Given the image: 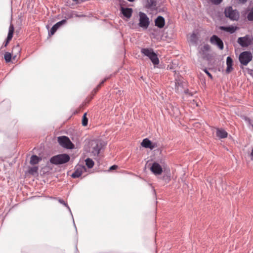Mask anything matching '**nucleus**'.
I'll list each match as a JSON object with an SVG mask.
<instances>
[{
  "label": "nucleus",
  "instance_id": "f257e3e1",
  "mask_svg": "<svg viewBox=\"0 0 253 253\" xmlns=\"http://www.w3.org/2000/svg\"><path fill=\"white\" fill-rule=\"evenodd\" d=\"M70 159V157L68 154H62L52 157L50 159V162L55 165H60L68 162Z\"/></svg>",
  "mask_w": 253,
  "mask_h": 253
},
{
  "label": "nucleus",
  "instance_id": "f03ea898",
  "mask_svg": "<svg viewBox=\"0 0 253 253\" xmlns=\"http://www.w3.org/2000/svg\"><path fill=\"white\" fill-rule=\"evenodd\" d=\"M141 52L144 55L148 57L153 64L155 65L159 63V60L157 55L154 52L152 48H142Z\"/></svg>",
  "mask_w": 253,
  "mask_h": 253
},
{
  "label": "nucleus",
  "instance_id": "7ed1b4c3",
  "mask_svg": "<svg viewBox=\"0 0 253 253\" xmlns=\"http://www.w3.org/2000/svg\"><path fill=\"white\" fill-rule=\"evenodd\" d=\"M253 55L250 51L242 52L239 57V60L242 65L246 66L252 60Z\"/></svg>",
  "mask_w": 253,
  "mask_h": 253
},
{
  "label": "nucleus",
  "instance_id": "20e7f679",
  "mask_svg": "<svg viewBox=\"0 0 253 253\" xmlns=\"http://www.w3.org/2000/svg\"><path fill=\"white\" fill-rule=\"evenodd\" d=\"M224 13L226 17L232 20H237L239 18V13L236 10H234L231 6L226 7Z\"/></svg>",
  "mask_w": 253,
  "mask_h": 253
},
{
  "label": "nucleus",
  "instance_id": "39448f33",
  "mask_svg": "<svg viewBox=\"0 0 253 253\" xmlns=\"http://www.w3.org/2000/svg\"><path fill=\"white\" fill-rule=\"evenodd\" d=\"M139 16L138 25L144 29H147L150 24L149 18L145 13L142 12L139 13Z\"/></svg>",
  "mask_w": 253,
  "mask_h": 253
},
{
  "label": "nucleus",
  "instance_id": "423d86ee",
  "mask_svg": "<svg viewBox=\"0 0 253 253\" xmlns=\"http://www.w3.org/2000/svg\"><path fill=\"white\" fill-rule=\"evenodd\" d=\"M58 142L61 146L67 149H73L74 144L71 142L69 138L65 136H60L57 138Z\"/></svg>",
  "mask_w": 253,
  "mask_h": 253
},
{
  "label": "nucleus",
  "instance_id": "0eeeda50",
  "mask_svg": "<svg viewBox=\"0 0 253 253\" xmlns=\"http://www.w3.org/2000/svg\"><path fill=\"white\" fill-rule=\"evenodd\" d=\"M86 171V169L84 166L78 165L75 169V171L72 174V177L75 178H78L82 174Z\"/></svg>",
  "mask_w": 253,
  "mask_h": 253
},
{
  "label": "nucleus",
  "instance_id": "6e6552de",
  "mask_svg": "<svg viewBox=\"0 0 253 253\" xmlns=\"http://www.w3.org/2000/svg\"><path fill=\"white\" fill-rule=\"evenodd\" d=\"M210 42L212 44L216 45L218 48L222 50L224 47L222 40L216 35H213L210 39Z\"/></svg>",
  "mask_w": 253,
  "mask_h": 253
},
{
  "label": "nucleus",
  "instance_id": "1a4fd4ad",
  "mask_svg": "<svg viewBox=\"0 0 253 253\" xmlns=\"http://www.w3.org/2000/svg\"><path fill=\"white\" fill-rule=\"evenodd\" d=\"M150 170L155 175H161L163 172L162 167L157 162H154L152 164Z\"/></svg>",
  "mask_w": 253,
  "mask_h": 253
},
{
  "label": "nucleus",
  "instance_id": "9d476101",
  "mask_svg": "<svg viewBox=\"0 0 253 253\" xmlns=\"http://www.w3.org/2000/svg\"><path fill=\"white\" fill-rule=\"evenodd\" d=\"M238 42L243 47H247L251 44L252 41L249 36H246L244 37L239 38Z\"/></svg>",
  "mask_w": 253,
  "mask_h": 253
},
{
  "label": "nucleus",
  "instance_id": "9b49d317",
  "mask_svg": "<svg viewBox=\"0 0 253 253\" xmlns=\"http://www.w3.org/2000/svg\"><path fill=\"white\" fill-rule=\"evenodd\" d=\"M141 145L142 147L145 148H149L151 150H152L157 147V145L156 143H153L148 138L144 139L141 142Z\"/></svg>",
  "mask_w": 253,
  "mask_h": 253
},
{
  "label": "nucleus",
  "instance_id": "f8f14e48",
  "mask_svg": "<svg viewBox=\"0 0 253 253\" xmlns=\"http://www.w3.org/2000/svg\"><path fill=\"white\" fill-rule=\"evenodd\" d=\"M92 153L94 155H98L102 148V143L99 142H95L94 144H92Z\"/></svg>",
  "mask_w": 253,
  "mask_h": 253
},
{
  "label": "nucleus",
  "instance_id": "ddd939ff",
  "mask_svg": "<svg viewBox=\"0 0 253 253\" xmlns=\"http://www.w3.org/2000/svg\"><path fill=\"white\" fill-rule=\"evenodd\" d=\"M66 20L64 19L61 20L60 22H57L56 23L51 29L49 33V36H51L52 35H54V34L55 33V32L57 31V30L63 24L66 23Z\"/></svg>",
  "mask_w": 253,
  "mask_h": 253
},
{
  "label": "nucleus",
  "instance_id": "4468645a",
  "mask_svg": "<svg viewBox=\"0 0 253 253\" xmlns=\"http://www.w3.org/2000/svg\"><path fill=\"white\" fill-rule=\"evenodd\" d=\"M155 24L156 26L160 28H162L165 24V20L163 17L158 16L155 20Z\"/></svg>",
  "mask_w": 253,
  "mask_h": 253
},
{
  "label": "nucleus",
  "instance_id": "2eb2a0df",
  "mask_svg": "<svg viewBox=\"0 0 253 253\" xmlns=\"http://www.w3.org/2000/svg\"><path fill=\"white\" fill-rule=\"evenodd\" d=\"M226 65H227V68L226 69V72L227 74L230 73L231 71H232L233 68L232 67L233 65V60L230 57L228 56L226 59Z\"/></svg>",
  "mask_w": 253,
  "mask_h": 253
},
{
  "label": "nucleus",
  "instance_id": "dca6fc26",
  "mask_svg": "<svg viewBox=\"0 0 253 253\" xmlns=\"http://www.w3.org/2000/svg\"><path fill=\"white\" fill-rule=\"evenodd\" d=\"M122 13L123 15L127 18H130L132 15V9L130 8H121Z\"/></svg>",
  "mask_w": 253,
  "mask_h": 253
},
{
  "label": "nucleus",
  "instance_id": "f3484780",
  "mask_svg": "<svg viewBox=\"0 0 253 253\" xmlns=\"http://www.w3.org/2000/svg\"><path fill=\"white\" fill-rule=\"evenodd\" d=\"M216 134L220 138H225L227 137V132L223 129L217 128L216 129Z\"/></svg>",
  "mask_w": 253,
  "mask_h": 253
},
{
  "label": "nucleus",
  "instance_id": "a211bd4d",
  "mask_svg": "<svg viewBox=\"0 0 253 253\" xmlns=\"http://www.w3.org/2000/svg\"><path fill=\"white\" fill-rule=\"evenodd\" d=\"M16 57V55H13V54H12V53H11L8 52H6L4 55V59H5L6 62H7V63L11 61L12 58L13 60H15Z\"/></svg>",
  "mask_w": 253,
  "mask_h": 253
},
{
  "label": "nucleus",
  "instance_id": "6ab92c4d",
  "mask_svg": "<svg viewBox=\"0 0 253 253\" xmlns=\"http://www.w3.org/2000/svg\"><path fill=\"white\" fill-rule=\"evenodd\" d=\"M42 159L36 155H33L31 157L30 164L31 165H36L39 163L41 161Z\"/></svg>",
  "mask_w": 253,
  "mask_h": 253
},
{
  "label": "nucleus",
  "instance_id": "aec40b11",
  "mask_svg": "<svg viewBox=\"0 0 253 253\" xmlns=\"http://www.w3.org/2000/svg\"><path fill=\"white\" fill-rule=\"evenodd\" d=\"M14 26H13V24L11 23L9 26V27L8 33V35H7V37L8 38V40L12 39V38L13 37V33H14Z\"/></svg>",
  "mask_w": 253,
  "mask_h": 253
},
{
  "label": "nucleus",
  "instance_id": "412c9836",
  "mask_svg": "<svg viewBox=\"0 0 253 253\" xmlns=\"http://www.w3.org/2000/svg\"><path fill=\"white\" fill-rule=\"evenodd\" d=\"M156 6V1L154 0H147L146 7L153 8Z\"/></svg>",
  "mask_w": 253,
  "mask_h": 253
},
{
  "label": "nucleus",
  "instance_id": "4be33fe9",
  "mask_svg": "<svg viewBox=\"0 0 253 253\" xmlns=\"http://www.w3.org/2000/svg\"><path fill=\"white\" fill-rule=\"evenodd\" d=\"M236 27H234L233 26L221 27V29L223 30L226 32H230L231 33H234L236 30Z\"/></svg>",
  "mask_w": 253,
  "mask_h": 253
},
{
  "label": "nucleus",
  "instance_id": "5701e85b",
  "mask_svg": "<svg viewBox=\"0 0 253 253\" xmlns=\"http://www.w3.org/2000/svg\"><path fill=\"white\" fill-rule=\"evenodd\" d=\"M198 40V37L196 34L192 33L189 38V41L190 42L193 43L197 42Z\"/></svg>",
  "mask_w": 253,
  "mask_h": 253
},
{
  "label": "nucleus",
  "instance_id": "b1692460",
  "mask_svg": "<svg viewBox=\"0 0 253 253\" xmlns=\"http://www.w3.org/2000/svg\"><path fill=\"white\" fill-rule=\"evenodd\" d=\"M85 165L86 166L89 168V169H91L92 168L94 165V162L92 161V159H90V158H87L85 161Z\"/></svg>",
  "mask_w": 253,
  "mask_h": 253
},
{
  "label": "nucleus",
  "instance_id": "393cba45",
  "mask_svg": "<svg viewBox=\"0 0 253 253\" xmlns=\"http://www.w3.org/2000/svg\"><path fill=\"white\" fill-rule=\"evenodd\" d=\"M210 46L208 44H205L203 46H202L201 48L200 52L202 53V54H204L205 52L208 51L210 50Z\"/></svg>",
  "mask_w": 253,
  "mask_h": 253
},
{
  "label": "nucleus",
  "instance_id": "a878e982",
  "mask_svg": "<svg viewBox=\"0 0 253 253\" xmlns=\"http://www.w3.org/2000/svg\"><path fill=\"white\" fill-rule=\"evenodd\" d=\"M86 115H87V113H85L83 116V118H82V125L84 126H86L87 125V123H88V119L86 117Z\"/></svg>",
  "mask_w": 253,
  "mask_h": 253
},
{
  "label": "nucleus",
  "instance_id": "bb28decb",
  "mask_svg": "<svg viewBox=\"0 0 253 253\" xmlns=\"http://www.w3.org/2000/svg\"><path fill=\"white\" fill-rule=\"evenodd\" d=\"M38 170V167L35 166V167L31 168L29 169V173L33 175V174L37 173Z\"/></svg>",
  "mask_w": 253,
  "mask_h": 253
},
{
  "label": "nucleus",
  "instance_id": "cd10ccee",
  "mask_svg": "<svg viewBox=\"0 0 253 253\" xmlns=\"http://www.w3.org/2000/svg\"><path fill=\"white\" fill-rule=\"evenodd\" d=\"M21 51V48L18 44L16 45V46H14L13 47L12 50V54H13V53L15 52V53H20Z\"/></svg>",
  "mask_w": 253,
  "mask_h": 253
},
{
  "label": "nucleus",
  "instance_id": "c85d7f7f",
  "mask_svg": "<svg viewBox=\"0 0 253 253\" xmlns=\"http://www.w3.org/2000/svg\"><path fill=\"white\" fill-rule=\"evenodd\" d=\"M247 17L249 20L253 21V7L250 11Z\"/></svg>",
  "mask_w": 253,
  "mask_h": 253
},
{
  "label": "nucleus",
  "instance_id": "c756f323",
  "mask_svg": "<svg viewBox=\"0 0 253 253\" xmlns=\"http://www.w3.org/2000/svg\"><path fill=\"white\" fill-rule=\"evenodd\" d=\"M210 0L211 3L214 4H218L220 3L222 1V0Z\"/></svg>",
  "mask_w": 253,
  "mask_h": 253
},
{
  "label": "nucleus",
  "instance_id": "7c9ffc66",
  "mask_svg": "<svg viewBox=\"0 0 253 253\" xmlns=\"http://www.w3.org/2000/svg\"><path fill=\"white\" fill-rule=\"evenodd\" d=\"M101 87V84H98L95 88H94L93 90V92H94V94H95L98 90Z\"/></svg>",
  "mask_w": 253,
  "mask_h": 253
},
{
  "label": "nucleus",
  "instance_id": "2f4dec72",
  "mask_svg": "<svg viewBox=\"0 0 253 253\" xmlns=\"http://www.w3.org/2000/svg\"><path fill=\"white\" fill-rule=\"evenodd\" d=\"M204 71L211 79L212 78L211 74L210 73H209L207 69H205Z\"/></svg>",
  "mask_w": 253,
  "mask_h": 253
},
{
  "label": "nucleus",
  "instance_id": "473e14b6",
  "mask_svg": "<svg viewBox=\"0 0 253 253\" xmlns=\"http://www.w3.org/2000/svg\"><path fill=\"white\" fill-rule=\"evenodd\" d=\"M117 168H118V166H117V165H113V166H111L109 170H114V169H116Z\"/></svg>",
  "mask_w": 253,
  "mask_h": 253
},
{
  "label": "nucleus",
  "instance_id": "72a5a7b5",
  "mask_svg": "<svg viewBox=\"0 0 253 253\" xmlns=\"http://www.w3.org/2000/svg\"><path fill=\"white\" fill-rule=\"evenodd\" d=\"M11 40H8V38H7V39L4 43V46H6Z\"/></svg>",
  "mask_w": 253,
  "mask_h": 253
},
{
  "label": "nucleus",
  "instance_id": "f704fd0d",
  "mask_svg": "<svg viewBox=\"0 0 253 253\" xmlns=\"http://www.w3.org/2000/svg\"><path fill=\"white\" fill-rule=\"evenodd\" d=\"M247 70H248V73L250 74H252V72H253V70H251V69H247Z\"/></svg>",
  "mask_w": 253,
  "mask_h": 253
},
{
  "label": "nucleus",
  "instance_id": "c9c22d12",
  "mask_svg": "<svg viewBox=\"0 0 253 253\" xmlns=\"http://www.w3.org/2000/svg\"><path fill=\"white\" fill-rule=\"evenodd\" d=\"M107 79H105L103 81H102L99 84H101V86L104 83V82L107 80Z\"/></svg>",
  "mask_w": 253,
  "mask_h": 253
},
{
  "label": "nucleus",
  "instance_id": "e433bc0d",
  "mask_svg": "<svg viewBox=\"0 0 253 253\" xmlns=\"http://www.w3.org/2000/svg\"><path fill=\"white\" fill-rule=\"evenodd\" d=\"M239 1L241 2H242V3H245L246 2L247 0H239Z\"/></svg>",
  "mask_w": 253,
  "mask_h": 253
},
{
  "label": "nucleus",
  "instance_id": "4c0bfd02",
  "mask_svg": "<svg viewBox=\"0 0 253 253\" xmlns=\"http://www.w3.org/2000/svg\"><path fill=\"white\" fill-rule=\"evenodd\" d=\"M59 202H60L61 203H62V204H64V205H65V203L64 201H62V200H59Z\"/></svg>",
  "mask_w": 253,
  "mask_h": 253
},
{
  "label": "nucleus",
  "instance_id": "58836bf2",
  "mask_svg": "<svg viewBox=\"0 0 253 253\" xmlns=\"http://www.w3.org/2000/svg\"><path fill=\"white\" fill-rule=\"evenodd\" d=\"M91 98H92V97H91V98H90L89 100H88V102H87V103H88L89 102V101H90V100L91 99Z\"/></svg>",
  "mask_w": 253,
  "mask_h": 253
},
{
  "label": "nucleus",
  "instance_id": "ea45409f",
  "mask_svg": "<svg viewBox=\"0 0 253 253\" xmlns=\"http://www.w3.org/2000/svg\"><path fill=\"white\" fill-rule=\"evenodd\" d=\"M128 0L129 1H131V2L134 1V0Z\"/></svg>",
  "mask_w": 253,
  "mask_h": 253
},
{
  "label": "nucleus",
  "instance_id": "a19ab883",
  "mask_svg": "<svg viewBox=\"0 0 253 253\" xmlns=\"http://www.w3.org/2000/svg\"><path fill=\"white\" fill-rule=\"evenodd\" d=\"M74 1L77 2L78 0H73Z\"/></svg>",
  "mask_w": 253,
  "mask_h": 253
}]
</instances>
